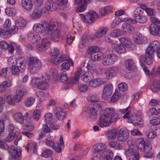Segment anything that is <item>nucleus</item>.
I'll return each instance as SVG.
<instances>
[{"label": "nucleus", "mask_w": 160, "mask_h": 160, "mask_svg": "<svg viewBox=\"0 0 160 160\" xmlns=\"http://www.w3.org/2000/svg\"><path fill=\"white\" fill-rule=\"evenodd\" d=\"M125 66L127 69L129 70L133 69L135 67L133 61L131 59H128L125 61Z\"/></svg>", "instance_id": "c03bdc74"}, {"label": "nucleus", "mask_w": 160, "mask_h": 160, "mask_svg": "<svg viewBox=\"0 0 160 160\" xmlns=\"http://www.w3.org/2000/svg\"><path fill=\"white\" fill-rule=\"evenodd\" d=\"M93 153L95 160H100L101 158V154L99 152L103 151L107 148L106 146L103 143H98L93 147Z\"/></svg>", "instance_id": "4468645a"}, {"label": "nucleus", "mask_w": 160, "mask_h": 160, "mask_svg": "<svg viewBox=\"0 0 160 160\" xmlns=\"http://www.w3.org/2000/svg\"><path fill=\"white\" fill-rule=\"evenodd\" d=\"M27 61L28 70L31 73H37L42 67L41 62L36 57H29L27 58Z\"/></svg>", "instance_id": "39448f33"}, {"label": "nucleus", "mask_w": 160, "mask_h": 160, "mask_svg": "<svg viewBox=\"0 0 160 160\" xmlns=\"http://www.w3.org/2000/svg\"><path fill=\"white\" fill-rule=\"evenodd\" d=\"M123 32L121 30L114 29L111 31L110 35L112 37H117L118 36L123 35Z\"/></svg>", "instance_id": "09e8293b"}, {"label": "nucleus", "mask_w": 160, "mask_h": 160, "mask_svg": "<svg viewBox=\"0 0 160 160\" xmlns=\"http://www.w3.org/2000/svg\"><path fill=\"white\" fill-rule=\"evenodd\" d=\"M58 23L56 19H52L49 22V28L48 29V37L55 42H58L59 40L60 32L58 29Z\"/></svg>", "instance_id": "20e7f679"}, {"label": "nucleus", "mask_w": 160, "mask_h": 160, "mask_svg": "<svg viewBox=\"0 0 160 160\" xmlns=\"http://www.w3.org/2000/svg\"><path fill=\"white\" fill-rule=\"evenodd\" d=\"M27 93V91L25 89H20L17 92V94L13 96L15 101L17 102H20L22 97Z\"/></svg>", "instance_id": "5701e85b"}, {"label": "nucleus", "mask_w": 160, "mask_h": 160, "mask_svg": "<svg viewBox=\"0 0 160 160\" xmlns=\"http://www.w3.org/2000/svg\"><path fill=\"white\" fill-rule=\"evenodd\" d=\"M89 52L91 54V56L93 57V55L95 54L96 52L99 51V48L97 46H92L88 48Z\"/></svg>", "instance_id": "4d7b16f0"}, {"label": "nucleus", "mask_w": 160, "mask_h": 160, "mask_svg": "<svg viewBox=\"0 0 160 160\" xmlns=\"http://www.w3.org/2000/svg\"><path fill=\"white\" fill-rule=\"evenodd\" d=\"M49 28V24L44 23L42 24L36 23L33 26V30L38 33H40L43 35H47L48 32V29Z\"/></svg>", "instance_id": "9d476101"}, {"label": "nucleus", "mask_w": 160, "mask_h": 160, "mask_svg": "<svg viewBox=\"0 0 160 160\" xmlns=\"http://www.w3.org/2000/svg\"><path fill=\"white\" fill-rule=\"evenodd\" d=\"M42 13V10L41 9L37 8L35 9L31 16L32 19H36L40 18Z\"/></svg>", "instance_id": "a19ab883"}, {"label": "nucleus", "mask_w": 160, "mask_h": 160, "mask_svg": "<svg viewBox=\"0 0 160 160\" xmlns=\"http://www.w3.org/2000/svg\"><path fill=\"white\" fill-rule=\"evenodd\" d=\"M79 15L83 22L85 21L89 24L93 23L98 18V14L94 11L88 12L86 16L81 14H79Z\"/></svg>", "instance_id": "1a4fd4ad"}, {"label": "nucleus", "mask_w": 160, "mask_h": 160, "mask_svg": "<svg viewBox=\"0 0 160 160\" xmlns=\"http://www.w3.org/2000/svg\"><path fill=\"white\" fill-rule=\"evenodd\" d=\"M129 132L128 130L125 128H122L119 130L117 138L121 142H124L128 138Z\"/></svg>", "instance_id": "2eb2a0df"}, {"label": "nucleus", "mask_w": 160, "mask_h": 160, "mask_svg": "<svg viewBox=\"0 0 160 160\" xmlns=\"http://www.w3.org/2000/svg\"><path fill=\"white\" fill-rule=\"evenodd\" d=\"M103 57V54L99 51L96 52L93 57H92V60L98 61L102 60Z\"/></svg>", "instance_id": "603ef678"}, {"label": "nucleus", "mask_w": 160, "mask_h": 160, "mask_svg": "<svg viewBox=\"0 0 160 160\" xmlns=\"http://www.w3.org/2000/svg\"><path fill=\"white\" fill-rule=\"evenodd\" d=\"M50 44L49 40L45 38L42 39L41 44H39L36 46V48L38 51L43 52L47 49Z\"/></svg>", "instance_id": "412c9836"}, {"label": "nucleus", "mask_w": 160, "mask_h": 160, "mask_svg": "<svg viewBox=\"0 0 160 160\" xmlns=\"http://www.w3.org/2000/svg\"><path fill=\"white\" fill-rule=\"evenodd\" d=\"M27 37L28 40L33 43H35L39 41L41 38L40 35L33 32L29 33Z\"/></svg>", "instance_id": "a878e982"}, {"label": "nucleus", "mask_w": 160, "mask_h": 160, "mask_svg": "<svg viewBox=\"0 0 160 160\" xmlns=\"http://www.w3.org/2000/svg\"><path fill=\"white\" fill-rule=\"evenodd\" d=\"M113 87L111 84H108L104 88L102 94V98L104 99H107L112 93Z\"/></svg>", "instance_id": "a211bd4d"}, {"label": "nucleus", "mask_w": 160, "mask_h": 160, "mask_svg": "<svg viewBox=\"0 0 160 160\" xmlns=\"http://www.w3.org/2000/svg\"><path fill=\"white\" fill-rule=\"evenodd\" d=\"M78 79H79L75 76L70 78V79H69L68 83V86H67V88H66L65 89H67L71 88L72 86V85L73 84H77L78 82Z\"/></svg>", "instance_id": "a18cd8bd"}, {"label": "nucleus", "mask_w": 160, "mask_h": 160, "mask_svg": "<svg viewBox=\"0 0 160 160\" xmlns=\"http://www.w3.org/2000/svg\"><path fill=\"white\" fill-rule=\"evenodd\" d=\"M137 143L138 144V147L141 151L145 150V147L146 144V142L142 138H138L137 140Z\"/></svg>", "instance_id": "ea45409f"}, {"label": "nucleus", "mask_w": 160, "mask_h": 160, "mask_svg": "<svg viewBox=\"0 0 160 160\" xmlns=\"http://www.w3.org/2000/svg\"><path fill=\"white\" fill-rule=\"evenodd\" d=\"M116 134L117 131L115 129L109 131L107 132V138L110 139H114L116 138Z\"/></svg>", "instance_id": "8fccbe9b"}, {"label": "nucleus", "mask_w": 160, "mask_h": 160, "mask_svg": "<svg viewBox=\"0 0 160 160\" xmlns=\"http://www.w3.org/2000/svg\"><path fill=\"white\" fill-rule=\"evenodd\" d=\"M129 141L127 142L130 148L125 150L126 155L130 157L128 160H138L140 158V154L138 151L136 150L135 148H133V145H129Z\"/></svg>", "instance_id": "9b49d317"}, {"label": "nucleus", "mask_w": 160, "mask_h": 160, "mask_svg": "<svg viewBox=\"0 0 160 160\" xmlns=\"http://www.w3.org/2000/svg\"><path fill=\"white\" fill-rule=\"evenodd\" d=\"M108 30V28L102 27L100 28L98 31L96 32L94 35L91 34V35H90V37L92 39H94L96 38H99L101 37L106 34Z\"/></svg>", "instance_id": "6ab92c4d"}, {"label": "nucleus", "mask_w": 160, "mask_h": 160, "mask_svg": "<svg viewBox=\"0 0 160 160\" xmlns=\"http://www.w3.org/2000/svg\"><path fill=\"white\" fill-rule=\"evenodd\" d=\"M124 118H128L127 122L132 123L138 128H141L143 125V119L138 115V113H134L131 114L130 111H128L123 117Z\"/></svg>", "instance_id": "423d86ee"}, {"label": "nucleus", "mask_w": 160, "mask_h": 160, "mask_svg": "<svg viewBox=\"0 0 160 160\" xmlns=\"http://www.w3.org/2000/svg\"><path fill=\"white\" fill-rule=\"evenodd\" d=\"M69 59L68 60H64L65 61L63 62L61 65V71L65 72L66 71L69 69L71 65L73 66V63L72 60L69 58Z\"/></svg>", "instance_id": "bb28decb"}, {"label": "nucleus", "mask_w": 160, "mask_h": 160, "mask_svg": "<svg viewBox=\"0 0 160 160\" xmlns=\"http://www.w3.org/2000/svg\"><path fill=\"white\" fill-rule=\"evenodd\" d=\"M59 54V51L56 48H52L51 50L50 54L51 56V62L54 64L58 65L60 63L63 62L64 60H68L69 59L68 57L64 55H61L57 57Z\"/></svg>", "instance_id": "0eeeda50"}, {"label": "nucleus", "mask_w": 160, "mask_h": 160, "mask_svg": "<svg viewBox=\"0 0 160 160\" xmlns=\"http://www.w3.org/2000/svg\"><path fill=\"white\" fill-rule=\"evenodd\" d=\"M153 54L146 50L145 55H141L139 57V61L141 65L143 64V62L148 65L152 64L154 58Z\"/></svg>", "instance_id": "f8f14e48"}, {"label": "nucleus", "mask_w": 160, "mask_h": 160, "mask_svg": "<svg viewBox=\"0 0 160 160\" xmlns=\"http://www.w3.org/2000/svg\"><path fill=\"white\" fill-rule=\"evenodd\" d=\"M122 29L125 32L129 33H132L134 31V28L131 26L129 24L126 22H125L122 24Z\"/></svg>", "instance_id": "e433bc0d"}, {"label": "nucleus", "mask_w": 160, "mask_h": 160, "mask_svg": "<svg viewBox=\"0 0 160 160\" xmlns=\"http://www.w3.org/2000/svg\"><path fill=\"white\" fill-rule=\"evenodd\" d=\"M151 88L154 93L157 92L160 90V80H155L151 85Z\"/></svg>", "instance_id": "c9c22d12"}, {"label": "nucleus", "mask_w": 160, "mask_h": 160, "mask_svg": "<svg viewBox=\"0 0 160 160\" xmlns=\"http://www.w3.org/2000/svg\"><path fill=\"white\" fill-rule=\"evenodd\" d=\"M6 102L8 104L12 105L15 104V102H16L15 101L14 99L12 98V95H8L6 98Z\"/></svg>", "instance_id": "0e129e2a"}, {"label": "nucleus", "mask_w": 160, "mask_h": 160, "mask_svg": "<svg viewBox=\"0 0 160 160\" xmlns=\"http://www.w3.org/2000/svg\"><path fill=\"white\" fill-rule=\"evenodd\" d=\"M102 157L105 160H112L113 157V152L111 150L107 149L103 152Z\"/></svg>", "instance_id": "7c9ffc66"}, {"label": "nucleus", "mask_w": 160, "mask_h": 160, "mask_svg": "<svg viewBox=\"0 0 160 160\" xmlns=\"http://www.w3.org/2000/svg\"><path fill=\"white\" fill-rule=\"evenodd\" d=\"M93 78V74L86 72L83 74L82 79L84 82L87 83L92 81Z\"/></svg>", "instance_id": "2f4dec72"}, {"label": "nucleus", "mask_w": 160, "mask_h": 160, "mask_svg": "<svg viewBox=\"0 0 160 160\" xmlns=\"http://www.w3.org/2000/svg\"><path fill=\"white\" fill-rule=\"evenodd\" d=\"M119 118L118 114L115 112L112 108H107L104 109L103 114L100 115L98 125L101 128L108 127Z\"/></svg>", "instance_id": "f257e3e1"}, {"label": "nucleus", "mask_w": 160, "mask_h": 160, "mask_svg": "<svg viewBox=\"0 0 160 160\" xmlns=\"http://www.w3.org/2000/svg\"><path fill=\"white\" fill-rule=\"evenodd\" d=\"M122 22V20L120 18H116L113 20L112 26L113 28H114L116 26L119 25L120 22Z\"/></svg>", "instance_id": "774afa93"}, {"label": "nucleus", "mask_w": 160, "mask_h": 160, "mask_svg": "<svg viewBox=\"0 0 160 160\" xmlns=\"http://www.w3.org/2000/svg\"><path fill=\"white\" fill-rule=\"evenodd\" d=\"M78 1V3H75L79 6L76 9V11L78 12H81L84 11L86 9L87 4L92 2V0H77Z\"/></svg>", "instance_id": "f3484780"}, {"label": "nucleus", "mask_w": 160, "mask_h": 160, "mask_svg": "<svg viewBox=\"0 0 160 160\" xmlns=\"http://www.w3.org/2000/svg\"><path fill=\"white\" fill-rule=\"evenodd\" d=\"M15 49L18 53L19 55H20L22 53V50L21 47L19 46H18L17 44L15 42H10V47L9 48V52L12 53Z\"/></svg>", "instance_id": "cd10ccee"}, {"label": "nucleus", "mask_w": 160, "mask_h": 160, "mask_svg": "<svg viewBox=\"0 0 160 160\" xmlns=\"http://www.w3.org/2000/svg\"><path fill=\"white\" fill-rule=\"evenodd\" d=\"M160 44L158 41H154L152 42L147 48L146 50L153 53L155 51L160 48Z\"/></svg>", "instance_id": "393cba45"}, {"label": "nucleus", "mask_w": 160, "mask_h": 160, "mask_svg": "<svg viewBox=\"0 0 160 160\" xmlns=\"http://www.w3.org/2000/svg\"><path fill=\"white\" fill-rule=\"evenodd\" d=\"M56 145L58 146H56L54 144L53 147H52L56 152H60L61 151L62 148L63 147L64 143L62 138L61 137L60 139L59 142L57 143Z\"/></svg>", "instance_id": "58836bf2"}, {"label": "nucleus", "mask_w": 160, "mask_h": 160, "mask_svg": "<svg viewBox=\"0 0 160 160\" xmlns=\"http://www.w3.org/2000/svg\"><path fill=\"white\" fill-rule=\"evenodd\" d=\"M121 97L120 93L118 92H116L111 98L109 101L110 103H113L117 101Z\"/></svg>", "instance_id": "de8ad7c7"}, {"label": "nucleus", "mask_w": 160, "mask_h": 160, "mask_svg": "<svg viewBox=\"0 0 160 160\" xmlns=\"http://www.w3.org/2000/svg\"><path fill=\"white\" fill-rule=\"evenodd\" d=\"M8 62L9 65L15 64L16 65L19 67V68H22V72H24L25 69V59L22 56L18 57L16 59H14L11 56L8 59Z\"/></svg>", "instance_id": "6e6552de"}, {"label": "nucleus", "mask_w": 160, "mask_h": 160, "mask_svg": "<svg viewBox=\"0 0 160 160\" xmlns=\"http://www.w3.org/2000/svg\"><path fill=\"white\" fill-rule=\"evenodd\" d=\"M66 116V112L62 109H59L56 113L57 118L59 120H62Z\"/></svg>", "instance_id": "4c0bfd02"}, {"label": "nucleus", "mask_w": 160, "mask_h": 160, "mask_svg": "<svg viewBox=\"0 0 160 160\" xmlns=\"http://www.w3.org/2000/svg\"><path fill=\"white\" fill-rule=\"evenodd\" d=\"M58 80H60L61 82L65 83L64 85L65 89V88H67V86H68L69 82V79L66 73L65 72L61 73L59 76V79Z\"/></svg>", "instance_id": "f704fd0d"}, {"label": "nucleus", "mask_w": 160, "mask_h": 160, "mask_svg": "<svg viewBox=\"0 0 160 160\" xmlns=\"http://www.w3.org/2000/svg\"><path fill=\"white\" fill-rule=\"evenodd\" d=\"M87 100L92 102H97L99 99V97L96 95H93L87 98Z\"/></svg>", "instance_id": "bf43d9fd"}, {"label": "nucleus", "mask_w": 160, "mask_h": 160, "mask_svg": "<svg viewBox=\"0 0 160 160\" xmlns=\"http://www.w3.org/2000/svg\"><path fill=\"white\" fill-rule=\"evenodd\" d=\"M45 8L51 12L56 11L58 8V5L53 0H47L45 4Z\"/></svg>", "instance_id": "aec40b11"}, {"label": "nucleus", "mask_w": 160, "mask_h": 160, "mask_svg": "<svg viewBox=\"0 0 160 160\" xmlns=\"http://www.w3.org/2000/svg\"><path fill=\"white\" fill-rule=\"evenodd\" d=\"M111 47L118 53L121 54L125 52L126 49L121 44L116 43H112L111 45Z\"/></svg>", "instance_id": "c756f323"}, {"label": "nucleus", "mask_w": 160, "mask_h": 160, "mask_svg": "<svg viewBox=\"0 0 160 160\" xmlns=\"http://www.w3.org/2000/svg\"><path fill=\"white\" fill-rule=\"evenodd\" d=\"M52 154V151L49 149L44 151L41 154V156L44 158L50 157Z\"/></svg>", "instance_id": "69168bd1"}, {"label": "nucleus", "mask_w": 160, "mask_h": 160, "mask_svg": "<svg viewBox=\"0 0 160 160\" xmlns=\"http://www.w3.org/2000/svg\"><path fill=\"white\" fill-rule=\"evenodd\" d=\"M10 33L9 30H6L1 29L0 34V36L4 38L9 37L10 36Z\"/></svg>", "instance_id": "680f3d73"}, {"label": "nucleus", "mask_w": 160, "mask_h": 160, "mask_svg": "<svg viewBox=\"0 0 160 160\" xmlns=\"http://www.w3.org/2000/svg\"><path fill=\"white\" fill-rule=\"evenodd\" d=\"M41 117V112L38 110H36L34 111L33 113L32 117L36 121L39 120Z\"/></svg>", "instance_id": "052dcab7"}, {"label": "nucleus", "mask_w": 160, "mask_h": 160, "mask_svg": "<svg viewBox=\"0 0 160 160\" xmlns=\"http://www.w3.org/2000/svg\"><path fill=\"white\" fill-rule=\"evenodd\" d=\"M150 33L152 35L160 36V26L155 24H152L149 27Z\"/></svg>", "instance_id": "b1692460"}, {"label": "nucleus", "mask_w": 160, "mask_h": 160, "mask_svg": "<svg viewBox=\"0 0 160 160\" xmlns=\"http://www.w3.org/2000/svg\"><path fill=\"white\" fill-rule=\"evenodd\" d=\"M15 136V133L14 132H9L8 136L4 138V140L7 142H10L12 141Z\"/></svg>", "instance_id": "6e6d98bb"}, {"label": "nucleus", "mask_w": 160, "mask_h": 160, "mask_svg": "<svg viewBox=\"0 0 160 160\" xmlns=\"http://www.w3.org/2000/svg\"><path fill=\"white\" fill-rule=\"evenodd\" d=\"M44 118L46 123L48 124L52 119V113H46L44 116Z\"/></svg>", "instance_id": "338daca9"}, {"label": "nucleus", "mask_w": 160, "mask_h": 160, "mask_svg": "<svg viewBox=\"0 0 160 160\" xmlns=\"http://www.w3.org/2000/svg\"><path fill=\"white\" fill-rule=\"evenodd\" d=\"M147 18L146 16L141 15L136 19L137 22H138L140 23L144 24L146 23L147 21Z\"/></svg>", "instance_id": "e2e57ef3"}, {"label": "nucleus", "mask_w": 160, "mask_h": 160, "mask_svg": "<svg viewBox=\"0 0 160 160\" xmlns=\"http://www.w3.org/2000/svg\"><path fill=\"white\" fill-rule=\"evenodd\" d=\"M145 134L148 138L150 139L155 138L156 136V132L152 130H151V131L146 130L145 132Z\"/></svg>", "instance_id": "864d4df0"}, {"label": "nucleus", "mask_w": 160, "mask_h": 160, "mask_svg": "<svg viewBox=\"0 0 160 160\" xmlns=\"http://www.w3.org/2000/svg\"><path fill=\"white\" fill-rule=\"evenodd\" d=\"M49 79V75L46 73H43L42 75V79L37 77L32 78L31 85L33 87H37L40 90H46L49 88L48 83Z\"/></svg>", "instance_id": "f03ea898"}, {"label": "nucleus", "mask_w": 160, "mask_h": 160, "mask_svg": "<svg viewBox=\"0 0 160 160\" xmlns=\"http://www.w3.org/2000/svg\"><path fill=\"white\" fill-rule=\"evenodd\" d=\"M118 87L119 91L122 92L126 91L128 89V86L125 82H122L118 84Z\"/></svg>", "instance_id": "13d9d810"}, {"label": "nucleus", "mask_w": 160, "mask_h": 160, "mask_svg": "<svg viewBox=\"0 0 160 160\" xmlns=\"http://www.w3.org/2000/svg\"><path fill=\"white\" fill-rule=\"evenodd\" d=\"M14 120L17 122L23 124L24 121V117L22 113L19 112L15 113L13 116Z\"/></svg>", "instance_id": "72a5a7b5"}, {"label": "nucleus", "mask_w": 160, "mask_h": 160, "mask_svg": "<svg viewBox=\"0 0 160 160\" xmlns=\"http://www.w3.org/2000/svg\"><path fill=\"white\" fill-rule=\"evenodd\" d=\"M133 40L137 44H144L147 42V38L143 37L142 35H139L136 37H133Z\"/></svg>", "instance_id": "473e14b6"}, {"label": "nucleus", "mask_w": 160, "mask_h": 160, "mask_svg": "<svg viewBox=\"0 0 160 160\" xmlns=\"http://www.w3.org/2000/svg\"><path fill=\"white\" fill-rule=\"evenodd\" d=\"M101 111V106L99 104L95 103L93 106L88 108L87 112L89 115L95 116L99 114Z\"/></svg>", "instance_id": "dca6fc26"}, {"label": "nucleus", "mask_w": 160, "mask_h": 160, "mask_svg": "<svg viewBox=\"0 0 160 160\" xmlns=\"http://www.w3.org/2000/svg\"><path fill=\"white\" fill-rule=\"evenodd\" d=\"M119 41L126 47L130 45L131 42L130 40L126 38H120L119 39Z\"/></svg>", "instance_id": "5fc2aeb1"}, {"label": "nucleus", "mask_w": 160, "mask_h": 160, "mask_svg": "<svg viewBox=\"0 0 160 160\" xmlns=\"http://www.w3.org/2000/svg\"><path fill=\"white\" fill-rule=\"evenodd\" d=\"M26 24L25 20L21 18H18L15 22V24L18 28L24 27Z\"/></svg>", "instance_id": "3c124183"}, {"label": "nucleus", "mask_w": 160, "mask_h": 160, "mask_svg": "<svg viewBox=\"0 0 160 160\" xmlns=\"http://www.w3.org/2000/svg\"><path fill=\"white\" fill-rule=\"evenodd\" d=\"M118 58V56L115 54H108L104 58L102 63L104 66L111 65L117 61Z\"/></svg>", "instance_id": "ddd939ff"}, {"label": "nucleus", "mask_w": 160, "mask_h": 160, "mask_svg": "<svg viewBox=\"0 0 160 160\" xmlns=\"http://www.w3.org/2000/svg\"><path fill=\"white\" fill-rule=\"evenodd\" d=\"M143 9L141 8H136L133 12V17L135 19H137L142 15Z\"/></svg>", "instance_id": "79ce46f5"}, {"label": "nucleus", "mask_w": 160, "mask_h": 160, "mask_svg": "<svg viewBox=\"0 0 160 160\" xmlns=\"http://www.w3.org/2000/svg\"><path fill=\"white\" fill-rule=\"evenodd\" d=\"M0 147L6 150H8L10 154V157L8 160H21V151L20 149H15V147L8 145L3 141L0 140Z\"/></svg>", "instance_id": "7ed1b4c3"}, {"label": "nucleus", "mask_w": 160, "mask_h": 160, "mask_svg": "<svg viewBox=\"0 0 160 160\" xmlns=\"http://www.w3.org/2000/svg\"><path fill=\"white\" fill-rule=\"evenodd\" d=\"M12 65L11 71L12 73L15 75H18L20 72L22 73L24 72H22V68H20L19 67L16 65L15 64H11Z\"/></svg>", "instance_id": "37998d69"}, {"label": "nucleus", "mask_w": 160, "mask_h": 160, "mask_svg": "<svg viewBox=\"0 0 160 160\" xmlns=\"http://www.w3.org/2000/svg\"><path fill=\"white\" fill-rule=\"evenodd\" d=\"M21 5L23 8L28 11H30L33 6L31 0H22Z\"/></svg>", "instance_id": "c85d7f7f"}, {"label": "nucleus", "mask_w": 160, "mask_h": 160, "mask_svg": "<svg viewBox=\"0 0 160 160\" xmlns=\"http://www.w3.org/2000/svg\"><path fill=\"white\" fill-rule=\"evenodd\" d=\"M106 83L105 79L100 78H96L93 79L89 83V86L91 87L96 88Z\"/></svg>", "instance_id": "4be33fe9"}, {"label": "nucleus", "mask_w": 160, "mask_h": 160, "mask_svg": "<svg viewBox=\"0 0 160 160\" xmlns=\"http://www.w3.org/2000/svg\"><path fill=\"white\" fill-rule=\"evenodd\" d=\"M87 72H89V73L93 74L96 70L95 65L92 61L89 62V63L87 64Z\"/></svg>", "instance_id": "49530a36"}]
</instances>
